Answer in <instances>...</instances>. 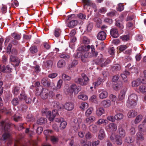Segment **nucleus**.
Instances as JSON below:
<instances>
[{"label": "nucleus", "mask_w": 146, "mask_h": 146, "mask_svg": "<svg viewBox=\"0 0 146 146\" xmlns=\"http://www.w3.org/2000/svg\"><path fill=\"white\" fill-rule=\"evenodd\" d=\"M98 92L100 94H99V97L101 99L106 98L108 96V93L107 91L102 89H99Z\"/></svg>", "instance_id": "obj_10"}, {"label": "nucleus", "mask_w": 146, "mask_h": 146, "mask_svg": "<svg viewBox=\"0 0 146 146\" xmlns=\"http://www.w3.org/2000/svg\"><path fill=\"white\" fill-rule=\"evenodd\" d=\"M78 63V62L77 60H74L71 63L68 64L67 67L68 69H70L74 67Z\"/></svg>", "instance_id": "obj_30"}, {"label": "nucleus", "mask_w": 146, "mask_h": 146, "mask_svg": "<svg viewBox=\"0 0 146 146\" xmlns=\"http://www.w3.org/2000/svg\"><path fill=\"white\" fill-rule=\"evenodd\" d=\"M146 134V132L145 131L142 132L138 131L136 134V138L137 141H142L144 139L145 136Z\"/></svg>", "instance_id": "obj_7"}, {"label": "nucleus", "mask_w": 146, "mask_h": 146, "mask_svg": "<svg viewBox=\"0 0 146 146\" xmlns=\"http://www.w3.org/2000/svg\"><path fill=\"white\" fill-rule=\"evenodd\" d=\"M105 136L104 131L103 129L100 130L98 135V138L100 140H102L104 139Z\"/></svg>", "instance_id": "obj_22"}, {"label": "nucleus", "mask_w": 146, "mask_h": 146, "mask_svg": "<svg viewBox=\"0 0 146 146\" xmlns=\"http://www.w3.org/2000/svg\"><path fill=\"white\" fill-rule=\"evenodd\" d=\"M46 110H43L42 111V113L43 114L45 113L46 114L47 117L48 118L50 121H53L54 118L57 114V110H53L52 113L50 111L46 112Z\"/></svg>", "instance_id": "obj_4"}, {"label": "nucleus", "mask_w": 146, "mask_h": 146, "mask_svg": "<svg viewBox=\"0 0 146 146\" xmlns=\"http://www.w3.org/2000/svg\"><path fill=\"white\" fill-rule=\"evenodd\" d=\"M78 98L81 99L83 100H86L88 99V97L84 94H81L78 96Z\"/></svg>", "instance_id": "obj_51"}, {"label": "nucleus", "mask_w": 146, "mask_h": 146, "mask_svg": "<svg viewBox=\"0 0 146 146\" xmlns=\"http://www.w3.org/2000/svg\"><path fill=\"white\" fill-rule=\"evenodd\" d=\"M29 50L31 52L32 54L36 53L38 51L37 47L34 46H31Z\"/></svg>", "instance_id": "obj_34"}, {"label": "nucleus", "mask_w": 146, "mask_h": 146, "mask_svg": "<svg viewBox=\"0 0 146 146\" xmlns=\"http://www.w3.org/2000/svg\"><path fill=\"white\" fill-rule=\"evenodd\" d=\"M2 138L3 140H10V135L9 133H5L3 135Z\"/></svg>", "instance_id": "obj_37"}, {"label": "nucleus", "mask_w": 146, "mask_h": 146, "mask_svg": "<svg viewBox=\"0 0 146 146\" xmlns=\"http://www.w3.org/2000/svg\"><path fill=\"white\" fill-rule=\"evenodd\" d=\"M127 90V88H125L121 91L118 98L119 100H122L124 99Z\"/></svg>", "instance_id": "obj_18"}, {"label": "nucleus", "mask_w": 146, "mask_h": 146, "mask_svg": "<svg viewBox=\"0 0 146 146\" xmlns=\"http://www.w3.org/2000/svg\"><path fill=\"white\" fill-rule=\"evenodd\" d=\"M12 36L15 39L19 40L21 38V34H18L15 32L11 34Z\"/></svg>", "instance_id": "obj_32"}, {"label": "nucleus", "mask_w": 146, "mask_h": 146, "mask_svg": "<svg viewBox=\"0 0 146 146\" xmlns=\"http://www.w3.org/2000/svg\"><path fill=\"white\" fill-rule=\"evenodd\" d=\"M124 9V6L122 4L119 3L118 5V7L117 8V10L120 11H121L123 10Z\"/></svg>", "instance_id": "obj_63"}, {"label": "nucleus", "mask_w": 146, "mask_h": 146, "mask_svg": "<svg viewBox=\"0 0 146 146\" xmlns=\"http://www.w3.org/2000/svg\"><path fill=\"white\" fill-rule=\"evenodd\" d=\"M53 132V131L52 130L47 129L44 130V135L46 136V137L47 138L50 135V134L52 133Z\"/></svg>", "instance_id": "obj_47"}, {"label": "nucleus", "mask_w": 146, "mask_h": 146, "mask_svg": "<svg viewBox=\"0 0 146 146\" xmlns=\"http://www.w3.org/2000/svg\"><path fill=\"white\" fill-rule=\"evenodd\" d=\"M94 21L96 23V26L98 27H100L101 24V20L100 18H96L94 19Z\"/></svg>", "instance_id": "obj_40"}, {"label": "nucleus", "mask_w": 146, "mask_h": 146, "mask_svg": "<svg viewBox=\"0 0 146 146\" xmlns=\"http://www.w3.org/2000/svg\"><path fill=\"white\" fill-rule=\"evenodd\" d=\"M78 24V21L76 20H72L68 21L67 26L69 28H72L75 27Z\"/></svg>", "instance_id": "obj_14"}, {"label": "nucleus", "mask_w": 146, "mask_h": 146, "mask_svg": "<svg viewBox=\"0 0 146 146\" xmlns=\"http://www.w3.org/2000/svg\"><path fill=\"white\" fill-rule=\"evenodd\" d=\"M121 69L120 66L118 64H115L112 67L113 70H119Z\"/></svg>", "instance_id": "obj_55"}, {"label": "nucleus", "mask_w": 146, "mask_h": 146, "mask_svg": "<svg viewBox=\"0 0 146 146\" xmlns=\"http://www.w3.org/2000/svg\"><path fill=\"white\" fill-rule=\"evenodd\" d=\"M41 83L45 87H49L50 86V81L47 78H43L41 80Z\"/></svg>", "instance_id": "obj_16"}, {"label": "nucleus", "mask_w": 146, "mask_h": 146, "mask_svg": "<svg viewBox=\"0 0 146 146\" xmlns=\"http://www.w3.org/2000/svg\"><path fill=\"white\" fill-rule=\"evenodd\" d=\"M52 62L50 60H48L44 63V65L46 67H49L52 66Z\"/></svg>", "instance_id": "obj_56"}, {"label": "nucleus", "mask_w": 146, "mask_h": 146, "mask_svg": "<svg viewBox=\"0 0 146 146\" xmlns=\"http://www.w3.org/2000/svg\"><path fill=\"white\" fill-rule=\"evenodd\" d=\"M82 76L84 79V82L85 84V85L87 84L88 82L89 81V79L88 77L84 74H82Z\"/></svg>", "instance_id": "obj_52"}, {"label": "nucleus", "mask_w": 146, "mask_h": 146, "mask_svg": "<svg viewBox=\"0 0 146 146\" xmlns=\"http://www.w3.org/2000/svg\"><path fill=\"white\" fill-rule=\"evenodd\" d=\"M9 127V124L5 121H2L0 123V129L7 131Z\"/></svg>", "instance_id": "obj_11"}, {"label": "nucleus", "mask_w": 146, "mask_h": 146, "mask_svg": "<svg viewBox=\"0 0 146 146\" xmlns=\"http://www.w3.org/2000/svg\"><path fill=\"white\" fill-rule=\"evenodd\" d=\"M52 105L57 111V110H60L63 108V106L57 101H54L52 103Z\"/></svg>", "instance_id": "obj_19"}, {"label": "nucleus", "mask_w": 146, "mask_h": 146, "mask_svg": "<svg viewBox=\"0 0 146 146\" xmlns=\"http://www.w3.org/2000/svg\"><path fill=\"white\" fill-rule=\"evenodd\" d=\"M82 1L84 7L86 5L88 6L91 2L90 0H82Z\"/></svg>", "instance_id": "obj_58"}, {"label": "nucleus", "mask_w": 146, "mask_h": 146, "mask_svg": "<svg viewBox=\"0 0 146 146\" xmlns=\"http://www.w3.org/2000/svg\"><path fill=\"white\" fill-rule=\"evenodd\" d=\"M51 141L52 142L55 144L58 141V139L57 137L54 136H52L50 138Z\"/></svg>", "instance_id": "obj_50"}, {"label": "nucleus", "mask_w": 146, "mask_h": 146, "mask_svg": "<svg viewBox=\"0 0 146 146\" xmlns=\"http://www.w3.org/2000/svg\"><path fill=\"white\" fill-rule=\"evenodd\" d=\"M82 43L84 44H88L90 43V40L86 37L84 36L82 39Z\"/></svg>", "instance_id": "obj_38"}, {"label": "nucleus", "mask_w": 146, "mask_h": 146, "mask_svg": "<svg viewBox=\"0 0 146 146\" xmlns=\"http://www.w3.org/2000/svg\"><path fill=\"white\" fill-rule=\"evenodd\" d=\"M141 83V79L138 78L132 82V85L133 87H136L139 85Z\"/></svg>", "instance_id": "obj_25"}, {"label": "nucleus", "mask_w": 146, "mask_h": 146, "mask_svg": "<svg viewBox=\"0 0 146 146\" xmlns=\"http://www.w3.org/2000/svg\"><path fill=\"white\" fill-rule=\"evenodd\" d=\"M107 121L105 119H100L97 122V123L98 125H101L103 123H104L105 124L107 123Z\"/></svg>", "instance_id": "obj_45"}, {"label": "nucleus", "mask_w": 146, "mask_h": 146, "mask_svg": "<svg viewBox=\"0 0 146 146\" xmlns=\"http://www.w3.org/2000/svg\"><path fill=\"white\" fill-rule=\"evenodd\" d=\"M83 48L84 49L85 51H88L90 49H91V52L89 54L88 52H86L84 54L83 56L85 58H87L88 57H91L93 56H96L98 55V52L95 51L94 46L93 45L90 46L89 45L85 46L83 47Z\"/></svg>", "instance_id": "obj_2"}, {"label": "nucleus", "mask_w": 146, "mask_h": 146, "mask_svg": "<svg viewBox=\"0 0 146 146\" xmlns=\"http://www.w3.org/2000/svg\"><path fill=\"white\" fill-rule=\"evenodd\" d=\"M123 117V115L122 113H118L114 117L117 120H119L122 119Z\"/></svg>", "instance_id": "obj_43"}, {"label": "nucleus", "mask_w": 146, "mask_h": 146, "mask_svg": "<svg viewBox=\"0 0 146 146\" xmlns=\"http://www.w3.org/2000/svg\"><path fill=\"white\" fill-rule=\"evenodd\" d=\"M84 120V122L88 124H90L96 120L95 117L92 116H87Z\"/></svg>", "instance_id": "obj_15"}, {"label": "nucleus", "mask_w": 146, "mask_h": 146, "mask_svg": "<svg viewBox=\"0 0 146 146\" xmlns=\"http://www.w3.org/2000/svg\"><path fill=\"white\" fill-rule=\"evenodd\" d=\"M132 137H126L125 139V142L127 143H131L133 141L132 139Z\"/></svg>", "instance_id": "obj_61"}, {"label": "nucleus", "mask_w": 146, "mask_h": 146, "mask_svg": "<svg viewBox=\"0 0 146 146\" xmlns=\"http://www.w3.org/2000/svg\"><path fill=\"white\" fill-rule=\"evenodd\" d=\"M63 107L68 111H71L74 108V105L72 102H68L66 103L63 106Z\"/></svg>", "instance_id": "obj_9"}, {"label": "nucleus", "mask_w": 146, "mask_h": 146, "mask_svg": "<svg viewBox=\"0 0 146 146\" xmlns=\"http://www.w3.org/2000/svg\"><path fill=\"white\" fill-rule=\"evenodd\" d=\"M111 36L114 38H117L119 35L118 30L115 28H112L110 31Z\"/></svg>", "instance_id": "obj_13"}, {"label": "nucleus", "mask_w": 146, "mask_h": 146, "mask_svg": "<svg viewBox=\"0 0 146 146\" xmlns=\"http://www.w3.org/2000/svg\"><path fill=\"white\" fill-rule=\"evenodd\" d=\"M81 146H91V143L89 141L85 142L84 140H82L80 142Z\"/></svg>", "instance_id": "obj_33"}, {"label": "nucleus", "mask_w": 146, "mask_h": 146, "mask_svg": "<svg viewBox=\"0 0 146 146\" xmlns=\"http://www.w3.org/2000/svg\"><path fill=\"white\" fill-rule=\"evenodd\" d=\"M129 100L127 101L126 105L129 107H134L137 104V102L134 101H131V102H129Z\"/></svg>", "instance_id": "obj_28"}, {"label": "nucleus", "mask_w": 146, "mask_h": 146, "mask_svg": "<svg viewBox=\"0 0 146 146\" xmlns=\"http://www.w3.org/2000/svg\"><path fill=\"white\" fill-rule=\"evenodd\" d=\"M67 125V123L65 121H62L61 122L60 125V128L61 129H64Z\"/></svg>", "instance_id": "obj_54"}, {"label": "nucleus", "mask_w": 146, "mask_h": 146, "mask_svg": "<svg viewBox=\"0 0 146 146\" xmlns=\"http://www.w3.org/2000/svg\"><path fill=\"white\" fill-rule=\"evenodd\" d=\"M11 69L9 65H7L5 67L4 66H1V71L2 72H9L11 71Z\"/></svg>", "instance_id": "obj_29"}, {"label": "nucleus", "mask_w": 146, "mask_h": 146, "mask_svg": "<svg viewBox=\"0 0 146 146\" xmlns=\"http://www.w3.org/2000/svg\"><path fill=\"white\" fill-rule=\"evenodd\" d=\"M13 119L16 122L19 121L21 120L22 117L19 113H16L13 116Z\"/></svg>", "instance_id": "obj_26"}, {"label": "nucleus", "mask_w": 146, "mask_h": 146, "mask_svg": "<svg viewBox=\"0 0 146 146\" xmlns=\"http://www.w3.org/2000/svg\"><path fill=\"white\" fill-rule=\"evenodd\" d=\"M62 84V80H60L58 82L56 87V89H60Z\"/></svg>", "instance_id": "obj_60"}, {"label": "nucleus", "mask_w": 146, "mask_h": 146, "mask_svg": "<svg viewBox=\"0 0 146 146\" xmlns=\"http://www.w3.org/2000/svg\"><path fill=\"white\" fill-rule=\"evenodd\" d=\"M137 114V113L135 110H131L129 111L127 114L128 117L129 118L135 117Z\"/></svg>", "instance_id": "obj_24"}, {"label": "nucleus", "mask_w": 146, "mask_h": 146, "mask_svg": "<svg viewBox=\"0 0 146 146\" xmlns=\"http://www.w3.org/2000/svg\"><path fill=\"white\" fill-rule=\"evenodd\" d=\"M118 130L120 136L112 133L110 136V139L114 143L121 145L122 143L121 137H124L125 135L126 132L125 130L120 126L119 127Z\"/></svg>", "instance_id": "obj_1"}, {"label": "nucleus", "mask_w": 146, "mask_h": 146, "mask_svg": "<svg viewBox=\"0 0 146 146\" xmlns=\"http://www.w3.org/2000/svg\"><path fill=\"white\" fill-rule=\"evenodd\" d=\"M82 119L79 117H75L72 123V126L73 127H75L76 129L79 128V126L82 122Z\"/></svg>", "instance_id": "obj_6"}, {"label": "nucleus", "mask_w": 146, "mask_h": 146, "mask_svg": "<svg viewBox=\"0 0 146 146\" xmlns=\"http://www.w3.org/2000/svg\"><path fill=\"white\" fill-rule=\"evenodd\" d=\"M125 68L126 69L129 70L130 71L132 72H134V71L132 70L133 69L135 70V68L134 67H133V66L131 65V64H128L126 66Z\"/></svg>", "instance_id": "obj_46"}, {"label": "nucleus", "mask_w": 146, "mask_h": 146, "mask_svg": "<svg viewBox=\"0 0 146 146\" xmlns=\"http://www.w3.org/2000/svg\"><path fill=\"white\" fill-rule=\"evenodd\" d=\"M81 90V87H77L75 84H73L68 88L67 91L68 93L72 94L74 92V93L77 94Z\"/></svg>", "instance_id": "obj_5"}, {"label": "nucleus", "mask_w": 146, "mask_h": 146, "mask_svg": "<svg viewBox=\"0 0 146 146\" xmlns=\"http://www.w3.org/2000/svg\"><path fill=\"white\" fill-rule=\"evenodd\" d=\"M106 129L108 131H115L117 129V126L114 123H110L106 127Z\"/></svg>", "instance_id": "obj_8"}, {"label": "nucleus", "mask_w": 146, "mask_h": 146, "mask_svg": "<svg viewBox=\"0 0 146 146\" xmlns=\"http://www.w3.org/2000/svg\"><path fill=\"white\" fill-rule=\"evenodd\" d=\"M104 61V59L102 54H100L97 59L94 60V62L96 64H100L101 66L102 67L105 66L110 62V60H107L104 63H102Z\"/></svg>", "instance_id": "obj_3"}, {"label": "nucleus", "mask_w": 146, "mask_h": 146, "mask_svg": "<svg viewBox=\"0 0 146 146\" xmlns=\"http://www.w3.org/2000/svg\"><path fill=\"white\" fill-rule=\"evenodd\" d=\"M12 103L13 105L14 106H16L19 103V101L18 98H14L12 101Z\"/></svg>", "instance_id": "obj_64"}, {"label": "nucleus", "mask_w": 146, "mask_h": 146, "mask_svg": "<svg viewBox=\"0 0 146 146\" xmlns=\"http://www.w3.org/2000/svg\"><path fill=\"white\" fill-rule=\"evenodd\" d=\"M82 78H76L75 80V82L79 84L80 85L83 86L85 85V84L84 82H82Z\"/></svg>", "instance_id": "obj_42"}, {"label": "nucleus", "mask_w": 146, "mask_h": 146, "mask_svg": "<svg viewBox=\"0 0 146 146\" xmlns=\"http://www.w3.org/2000/svg\"><path fill=\"white\" fill-rule=\"evenodd\" d=\"M139 90L140 92L144 93L146 92V86H141L139 88Z\"/></svg>", "instance_id": "obj_49"}, {"label": "nucleus", "mask_w": 146, "mask_h": 146, "mask_svg": "<svg viewBox=\"0 0 146 146\" xmlns=\"http://www.w3.org/2000/svg\"><path fill=\"white\" fill-rule=\"evenodd\" d=\"M47 122V119L46 118L41 117L38 119L37 120V123L39 124L46 123Z\"/></svg>", "instance_id": "obj_36"}, {"label": "nucleus", "mask_w": 146, "mask_h": 146, "mask_svg": "<svg viewBox=\"0 0 146 146\" xmlns=\"http://www.w3.org/2000/svg\"><path fill=\"white\" fill-rule=\"evenodd\" d=\"M66 62L62 59L59 60L57 62V66L58 68H61L64 67L66 65Z\"/></svg>", "instance_id": "obj_23"}, {"label": "nucleus", "mask_w": 146, "mask_h": 146, "mask_svg": "<svg viewBox=\"0 0 146 146\" xmlns=\"http://www.w3.org/2000/svg\"><path fill=\"white\" fill-rule=\"evenodd\" d=\"M102 80L101 78H98L97 81L93 83V85L95 88L100 85L102 83Z\"/></svg>", "instance_id": "obj_31"}, {"label": "nucleus", "mask_w": 146, "mask_h": 146, "mask_svg": "<svg viewBox=\"0 0 146 146\" xmlns=\"http://www.w3.org/2000/svg\"><path fill=\"white\" fill-rule=\"evenodd\" d=\"M104 112L105 111L104 109L103 108H100L96 110V113L97 116H100L104 113Z\"/></svg>", "instance_id": "obj_27"}, {"label": "nucleus", "mask_w": 146, "mask_h": 146, "mask_svg": "<svg viewBox=\"0 0 146 146\" xmlns=\"http://www.w3.org/2000/svg\"><path fill=\"white\" fill-rule=\"evenodd\" d=\"M122 84L121 82H119L118 83L114 84L113 86V88L115 90H117L120 88L122 86Z\"/></svg>", "instance_id": "obj_35"}, {"label": "nucleus", "mask_w": 146, "mask_h": 146, "mask_svg": "<svg viewBox=\"0 0 146 146\" xmlns=\"http://www.w3.org/2000/svg\"><path fill=\"white\" fill-rule=\"evenodd\" d=\"M62 78L64 80H69L71 79L70 77L65 74H63L62 75Z\"/></svg>", "instance_id": "obj_57"}, {"label": "nucleus", "mask_w": 146, "mask_h": 146, "mask_svg": "<svg viewBox=\"0 0 146 146\" xmlns=\"http://www.w3.org/2000/svg\"><path fill=\"white\" fill-rule=\"evenodd\" d=\"M127 46L126 45H121L119 46L118 47L119 50L121 51H122L126 49H127Z\"/></svg>", "instance_id": "obj_53"}, {"label": "nucleus", "mask_w": 146, "mask_h": 146, "mask_svg": "<svg viewBox=\"0 0 146 146\" xmlns=\"http://www.w3.org/2000/svg\"><path fill=\"white\" fill-rule=\"evenodd\" d=\"M49 93V91L48 89L43 88L40 93V96L43 99H46L48 96Z\"/></svg>", "instance_id": "obj_12"}, {"label": "nucleus", "mask_w": 146, "mask_h": 146, "mask_svg": "<svg viewBox=\"0 0 146 146\" xmlns=\"http://www.w3.org/2000/svg\"><path fill=\"white\" fill-rule=\"evenodd\" d=\"M143 116L141 115H139L136 117L134 121L135 123H139L141 120Z\"/></svg>", "instance_id": "obj_44"}, {"label": "nucleus", "mask_w": 146, "mask_h": 146, "mask_svg": "<svg viewBox=\"0 0 146 146\" xmlns=\"http://www.w3.org/2000/svg\"><path fill=\"white\" fill-rule=\"evenodd\" d=\"M107 11L106 8L104 7H102L98 10V12L102 13H105Z\"/></svg>", "instance_id": "obj_62"}, {"label": "nucleus", "mask_w": 146, "mask_h": 146, "mask_svg": "<svg viewBox=\"0 0 146 146\" xmlns=\"http://www.w3.org/2000/svg\"><path fill=\"white\" fill-rule=\"evenodd\" d=\"M97 126L95 125H91L89 127L90 130L93 132H95L97 131Z\"/></svg>", "instance_id": "obj_48"}, {"label": "nucleus", "mask_w": 146, "mask_h": 146, "mask_svg": "<svg viewBox=\"0 0 146 146\" xmlns=\"http://www.w3.org/2000/svg\"><path fill=\"white\" fill-rule=\"evenodd\" d=\"M93 110V109L92 108L90 107L87 110L85 113V115L86 116H89L92 113Z\"/></svg>", "instance_id": "obj_39"}, {"label": "nucleus", "mask_w": 146, "mask_h": 146, "mask_svg": "<svg viewBox=\"0 0 146 146\" xmlns=\"http://www.w3.org/2000/svg\"><path fill=\"white\" fill-rule=\"evenodd\" d=\"M110 99L112 102H114V104H115V102L117 99L116 96L113 94H111L110 96Z\"/></svg>", "instance_id": "obj_59"}, {"label": "nucleus", "mask_w": 146, "mask_h": 146, "mask_svg": "<svg viewBox=\"0 0 146 146\" xmlns=\"http://www.w3.org/2000/svg\"><path fill=\"white\" fill-rule=\"evenodd\" d=\"M106 35L105 32L104 31L100 32L98 34L97 38L98 39L103 40L106 38Z\"/></svg>", "instance_id": "obj_17"}, {"label": "nucleus", "mask_w": 146, "mask_h": 146, "mask_svg": "<svg viewBox=\"0 0 146 146\" xmlns=\"http://www.w3.org/2000/svg\"><path fill=\"white\" fill-rule=\"evenodd\" d=\"M88 106V104L86 103L82 102L81 103L80 106V108L83 110H84L85 108H87Z\"/></svg>", "instance_id": "obj_41"}, {"label": "nucleus", "mask_w": 146, "mask_h": 146, "mask_svg": "<svg viewBox=\"0 0 146 146\" xmlns=\"http://www.w3.org/2000/svg\"><path fill=\"white\" fill-rule=\"evenodd\" d=\"M128 100H129V102H131V101L137 102L138 100V97L135 94H132L130 95L128 97Z\"/></svg>", "instance_id": "obj_20"}, {"label": "nucleus", "mask_w": 146, "mask_h": 146, "mask_svg": "<svg viewBox=\"0 0 146 146\" xmlns=\"http://www.w3.org/2000/svg\"><path fill=\"white\" fill-rule=\"evenodd\" d=\"M101 103L102 106L104 108H107L110 107L111 104L110 101L109 100H103L101 102Z\"/></svg>", "instance_id": "obj_21"}]
</instances>
